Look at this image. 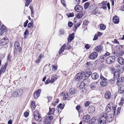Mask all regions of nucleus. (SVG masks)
Instances as JSON below:
<instances>
[{
    "instance_id": "nucleus-1",
    "label": "nucleus",
    "mask_w": 124,
    "mask_h": 124,
    "mask_svg": "<svg viewBox=\"0 0 124 124\" xmlns=\"http://www.w3.org/2000/svg\"><path fill=\"white\" fill-rule=\"evenodd\" d=\"M114 118L113 114H108L107 112L102 113L100 116V121L98 124H106L107 122H109L112 121Z\"/></svg>"
},
{
    "instance_id": "nucleus-2",
    "label": "nucleus",
    "mask_w": 124,
    "mask_h": 124,
    "mask_svg": "<svg viewBox=\"0 0 124 124\" xmlns=\"http://www.w3.org/2000/svg\"><path fill=\"white\" fill-rule=\"evenodd\" d=\"M116 106L112 102H110L107 106L106 109V111L107 112H109L111 110H113L114 114H115L116 111Z\"/></svg>"
},
{
    "instance_id": "nucleus-3",
    "label": "nucleus",
    "mask_w": 124,
    "mask_h": 124,
    "mask_svg": "<svg viewBox=\"0 0 124 124\" xmlns=\"http://www.w3.org/2000/svg\"><path fill=\"white\" fill-rule=\"evenodd\" d=\"M100 78V79L102 80L100 82V84L103 87L106 86L108 85V82L107 81V79L101 74Z\"/></svg>"
},
{
    "instance_id": "nucleus-4",
    "label": "nucleus",
    "mask_w": 124,
    "mask_h": 124,
    "mask_svg": "<svg viewBox=\"0 0 124 124\" xmlns=\"http://www.w3.org/2000/svg\"><path fill=\"white\" fill-rule=\"evenodd\" d=\"M115 59V57L114 56H109L107 58L106 62L107 64H111L114 62Z\"/></svg>"
},
{
    "instance_id": "nucleus-5",
    "label": "nucleus",
    "mask_w": 124,
    "mask_h": 124,
    "mask_svg": "<svg viewBox=\"0 0 124 124\" xmlns=\"http://www.w3.org/2000/svg\"><path fill=\"white\" fill-rule=\"evenodd\" d=\"M124 82V77H122L117 79L116 82V85L118 86L121 85Z\"/></svg>"
},
{
    "instance_id": "nucleus-6",
    "label": "nucleus",
    "mask_w": 124,
    "mask_h": 124,
    "mask_svg": "<svg viewBox=\"0 0 124 124\" xmlns=\"http://www.w3.org/2000/svg\"><path fill=\"white\" fill-rule=\"evenodd\" d=\"M98 55V54L96 52H94L92 53L88 57L90 59L94 60L96 58Z\"/></svg>"
},
{
    "instance_id": "nucleus-7",
    "label": "nucleus",
    "mask_w": 124,
    "mask_h": 124,
    "mask_svg": "<svg viewBox=\"0 0 124 124\" xmlns=\"http://www.w3.org/2000/svg\"><path fill=\"white\" fill-rule=\"evenodd\" d=\"M94 49L96 52L101 53L103 51V47L100 45H98L94 48Z\"/></svg>"
},
{
    "instance_id": "nucleus-8",
    "label": "nucleus",
    "mask_w": 124,
    "mask_h": 124,
    "mask_svg": "<svg viewBox=\"0 0 124 124\" xmlns=\"http://www.w3.org/2000/svg\"><path fill=\"white\" fill-rule=\"evenodd\" d=\"M8 42V39L7 38H3L0 41V44L2 45H5Z\"/></svg>"
},
{
    "instance_id": "nucleus-9",
    "label": "nucleus",
    "mask_w": 124,
    "mask_h": 124,
    "mask_svg": "<svg viewBox=\"0 0 124 124\" xmlns=\"http://www.w3.org/2000/svg\"><path fill=\"white\" fill-rule=\"evenodd\" d=\"M83 73H78L75 76L74 79L77 81H79L83 77L84 74Z\"/></svg>"
},
{
    "instance_id": "nucleus-10",
    "label": "nucleus",
    "mask_w": 124,
    "mask_h": 124,
    "mask_svg": "<svg viewBox=\"0 0 124 124\" xmlns=\"http://www.w3.org/2000/svg\"><path fill=\"white\" fill-rule=\"evenodd\" d=\"M41 90L40 89H39L37 90L34 94V96L35 99H37L39 96L40 94Z\"/></svg>"
},
{
    "instance_id": "nucleus-11",
    "label": "nucleus",
    "mask_w": 124,
    "mask_h": 124,
    "mask_svg": "<svg viewBox=\"0 0 124 124\" xmlns=\"http://www.w3.org/2000/svg\"><path fill=\"white\" fill-rule=\"evenodd\" d=\"M90 117L89 115H86L84 116L83 117V120L85 122L87 123L89 120Z\"/></svg>"
},
{
    "instance_id": "nucleus-12",
    "label": "nucleus",
    "mask_w": 124,
    "mask_h": 124,
    "mask_svg": "<svg viewBox=\"0 0 124 124\" xmlns=\"http://www.w3.org/2000/svg\"><path fill=\"white\" fill-rule=\"evenodd\" d=\"M113 22L115 24H117L119 23V20L118 16H114L113 19Z\"/></svg>"
},
{
    "instance_id": "nucleus-13",
    "label": "nucleus",
    "mask_w": 124,
    "mask_h": 124,
    "mask_svg": "<svg viewBox=\"0 0 124 124\" xmlns=\"http://www.w3.org/2000/svg\"><path fill=\"white\" fill-rule=\"evenodd\" d=\"M74 33H72L69 35L68 36V40L69 43L74 38Z\"/></svg>"
},
{
    "instance_id": "nucleus-14",
    "label": "nucleus",
    "mask_w": 124,
    "mask_h": 124,
    "mask_svg": "<svg viewBox=\"0 0 124 124\" xmlns=\"http://www.w3.org/2000/svg\"><path fill=\"white\" fill-rule=\"evenodd\" d=\"M95 108L93 106H90L88 107V112L90 113L91 114L93 113L95 111Z\"/></svg>"
},
{
    "instance_id": "nucleus-15",
    "label": "nucleus",
    "mask_w": 124,
    "mask_h": 124,
    "mask_svg": "<svg viewBox=\"0 0 124 124\" xmlns=\"http://www.w3.org/2000/svg\"><path fill=\"white\" fill-rule=\"evenodd\" d=\"M91 77L93 79L96 80L99 77V74L97 73H93L91 75Z\"/></svg>"
},
{
    "instance_id": "nucleus-16",
    "label": "nucleus",
    "mask_w": 124,
    "mask_h": 124,
    "mask_svg": "<svg viewBox=\"0 0 124 124\" xmlns=\"http://www.w3.org/2000/svg\"><path fill=\"white\" fill-rule=\"evenodd\" d=\"M83 7L80 5H77L76 6L75 9L77 12H80L82 10Z\"/></svg>"
},
{
    "instance_id": "nucleus-17",
    "label": "nucleus",
    "mask_w": 124,
    "mask_h": 124,
    "mask_svg": "<svg viewBox=\"0 0 124 124\" xmlns=\"http://www.w3.org/2000/svg\"><path fill=\"white\" fill-rule=\"evenodd\" d=\"M104 96L105 98L107 99H108L110 98L111 93L109 91H107L105 94Z\"/></svg>"
},
{
    "instance_id": "nucleus-18",
    "label": "nucleus",
    "mask_w": 124,
    "mask_h": 124,
    "mask_svg": "<svg viewBox=\"0 0 124 124\" xmlns=\"http://www.w3.org/2000/svg\"><path fill=\"white\" fill-rule=\"evenodd\" d=\"M97 118L96 117H94L92 118L91 120L90 121V124H94L95 123V122L97 121Z\"/></svg>"
},
{
    "instance_id": "nucleus-19",
    "label": "nucleus",
    "mask_w": 124,
    "mask_h": 124,
    "mask_svg": "<svg viewBox=\"0 0 124 124\" xmlns=\"http://www.w3.org/2000/svg\"><path fill=\"white\" fill-rule=\"evenodd\" d=\"M16 90L19 96H21L22 95L23 93V90L21 89H17Z\"/></svg>"
},
{
    "instance_id": "nucleus-20",
    "label": "nucleus",
    "mask_w": 124,
    "mask_h": 124,
    "mask_svg": "<svg viewBox=\"0 0 124 124\" xmlns=\"http://www.w3.org/2000/svg\"><path fill=\"white\" fill-rule=\"evenodd\" d=\"M66 45L65 44H64L63 46L60 49L59 53V54H60L62 53L64 50L65 49L66 47Z\"/></svg>"
},
{
    "instance_id": "nucleus-21",
    "label": "nucleus",
    "mask_w": 124,
    "mask_h": 124,
    "mask_svg": "<svg viewBox=\"0 0 124 124\" xmlns=\"http://www.w3.org/2000/svg\"><path fill=\"white\" fill-rule=\"evenodd\" d=\"M35 120L38 122H40L41 121L42 118L40 115L39 116H34Z\"/></svg>"
},
{
    "instance_id": "nucleus-22",
    "label": "nucleus",
    "mask_w": 124,
    "mask_h": 124,
    "mask_svg": "<svg viewBox=\"0 0 124 124\" xmlns=\"http://www.w3.org/2000/svg\"><path fill=\"white\" fill-rule=\"evenodd\" d=\"M117 61L121 65L124 64V60L121 57L117 59Z\"/></svg>"
},
{
    "instance_id": "nucleus-23",
    "label": "nucleus",
    "mask_w": 124,
    "mask_h": 124,
    "mask_svg": "<svg viewBox=\"0 0 124 124\" xmlns=\"http://www.w3.org/2000/svg\"><path fill=\"white\" fill-rule=\"evenodd\" d=\"M70 99L69 94L68 93H65L63 97V99L64 100H66Z\"/></svg>"
},
{
    "instance_id": "nucleus-24",
    "label": "nucleus",
    "mask_w": 124,
    "mask_h": 124,
    "mask_svg": "<svg viewBox=\"0 0 124 124\" xmlns=\"http://www.w3.org/2000/svg\"><path fill=\"white\" fill-rule=\"evenodd\" d=\"M124 92V86L122 85L118 88V92L120 93H122Z\"/></svg>"
},
{
    "instance_id": "nucleus-25",
    "label": "nucleus",
    "mask_w": 124,
    "mask_h": 124,
    "mask_svg": "<svg viewBox=\"0 0 124 124\" xmlns=\"http://www.w3.org/2000/svg\"><path fill=\"white\" fill-rule=\"evenodd\" d=\"M6 68V64L3 67H1V69L0 70V74L4 72L5 71Z\"/></svg>"
},
{
    "instance_id": "nucleus-26",
    "label": "nucleus",
    "mask_w": 124,
    "mask_h": 124,
    "mask_svg": "<svg viewBox=\"0 0 124 124\" xmlns=\"http://www.w3.org/2000/svg\"><path fill=\"white\" fill-rule=\"evenodd\" d=\"M51 122L47 117H46L44 119V123L45 124H50Z\"/></svg>"
},
{
    "instance_id": "nucleus-27",
    "label": "nucleus",
    "mask_w": 124,
    "mask_h": 124,
    "mask_svg": "<svg viewBox=\"0 0 124 124\" xmlns=\"http://www.w3.org/2000/svg\"><path fill=\"white\" fill-rule=\"evenodd\" d=\"M83 15V14L82 12H80L77 14L76 15V17L78 19L81 18Z\"/></svg>"
},
{
    "instance_id": "nucleus-28",
    "label": "nucleus",
    "mask_w": 124,
    "mask_h": 124,
    "mask_svg": "<svg viewBox=\"0 0 124 124\" xmlns=\"http://www.w3.org/2000/svg\"><path fill=\"white\" fill-rule=\"evenodd\" d=\"M29 32L26 29L23 34L24 38H27L28 37Z\"/></svg>"
},
{
    "instance_id": "nucleus-29",
    "label": "nucleus",
    "mask_w": 124,
    "mask_h": 124,
    "mask_svg": "<svg viewBox=\"0 0 124 124\" xmlns=\"http://www.w3.org/2000/svg\"><path fill=\"white\" fill-rule=\"evenodd\" d=\"M36 107L35 102L34 101H32L31 104V108L32 110H34Z\"/></svg>"
},
{
    "instance_id": "nucleus-30",
    "label": "nucleus",
    "mask_w": 124,
    "mask_h": 124,
    "mask_svg": "<svg viewBox=\"0 0 124 124\" xmlns=\"http://www.w3.org/2000/svg\"><path fill=\"white\" fill-rule=\"evenodd\" d=\"M55 110L54 108H49V111L48 113V114L49 115H53L54 113Z\"/></svg>"
},
{
    "instance_id": "nucleus-31",
    "label": "nucleus",
    "mask_w": 124,
    "mask_h": 124,
    "mask_svg": "<svg viewBox=\"0 0 124 124\" xmlns=\"http://www.w3.org/2000/svg\"><path fill=\"white\" fill-rule=\"evenodd\" d=\"M97 83H94L90 85V88L92 89H94L96 87Z\"/></svg>"
},
{
    "instance_id": "nucleus-32",
    "label": "nucleus",
    "mask_w": 124,
    "mask_h": 124,
    "mask_svg": "<svg viewBox=\"0 0 124 124\" xmlns=\"http://www.w3.org/2000/svg\"><path fill=\"white\" fill-rule=\"evenodd\" d=\"M99 4H100L102 6L101 8H103V9H105L107 8L106 7V3H105L104 2H102L101 3H99Z\"/></svg>"
},
{
    "instance_id": "nucleus-33",
    "label": "nucleus",
    "mask_w": 124,
    "mask_h": 124,
    "mask_svg": "<svg viewBox=\"0 0 124 124\" xmlns=\"http://www.w3.org/2000/svg\"><path fill=\"white\" fill-rule=\"evenodd\" d=\"M69 91L71 94H75V93L76 90L74 88H72L70 89Z\"/></svg>"
},
{
    "instance_id": "nucleus-34",
    "label": "nucleus",
    "mask_w": 124,
    "mask_h": 124,
    "mask_svg": "<svg viewBox=\"0 0 124 124\" xmlns=\"http://www.w3.org/2000/svg\"><path fill=\"white\" fill-rule=\"evenodd\" d=\"M120 76V74L118 71L114 73V77L115 78H119Z\"/></svg>"
},
{
    "instance_id": "nucleus-35",
    "label": "nucleus",
    "mask_w": 124,
    "mask_h": 124,
    "mask_svg": "<svg viewBox=\"0 0 124 124\" xmlns=\"http://www.w3.org/2000/svg\"><path fill=\"white\" fill-rule=\"evenodd\" d=\"M57 79V76L56 75L52 77L50 80V82L52 83L53 82Z\"/></svg>"
},
{
    "instance_id": "nucleus-36",
    "label": "nucleus",
    "mask_w": 124,
    "mask_h": 124,
    "mask_svg": "<svg viewBox=\"0 0 124 124\" xmlns=\"http://www.w3.org/2000/svg\"><path fill=\"white\" fill-rule=\"evenodd\" d=\"M17 92L16 90H15L14 91L12 94V96L14 97H19L18 95V93H17Z\"/></svg>"
},
{
    "instance_id": "nucleus-37",
    "label": "nucleus",
    "mask_w": 124,
    "mask_h": 124,
    "mask_svg": "<svg viewBox=\"0 0 124 124\" xmlns=\"http://www.w3.org/2000/svg\"><path fill=\"white\" fill-rule=\"evenodd\" d=\"M14 46L16 49H17L18 48V47L19 46V43L17 41H16L14 43Z\"/></svg>"
},
{
    "instance_id": "nucleus-38",
    "label": "nucleus",
    "mask_w": 124,
    "mask_h": 124,
    "mask_svg": "<svg viewBox=\"0 0 124 124\" xmlns=\"http://www.w3.org/2000/svg\"><path fill=\"white\" fill-rule=\"evenodd\" d=\"M100 29L102 30H105L106 28V26L102 24H100Z\"/></svg>"
},
{
    "instance_id": "nucleus-39",
    "label": "nucleus",
    "mask_w": 124,
    "mask_h": 124,
    "mask_svg": "<svg viewBox=\"0 0 124 124\" xmlns=\"http://www.w3.org/2000/svg\"><path fill=\"white\" fill-rule=\"evenodd\" d=\"M76 109L79 112H80L81 111V112L82 111L81 110V108L80 107V106L79 105L77 106L76 107Z\"/></svg>"
},
{
    "instance_id": "nucleus-40",
    "label": "nucleus",
    "mask_w": 124,
    "mask_h": 124,
    "mask_svg": "<svg viewBox=\"0 0 124 124\" xmlns=\"http://www.w3.org/2000/svg\"><path fill=\"white\" fill-rule=\"evenodd\" d=\"M39 112L37 111H35L34 112V116H40Z\"/></svg>"
},
{
    "instance_id": "nucleus-41",
    "label": "nucleus",
    "mask_w": 124,
    "mask_h": 124,
    "mask_svg": "<svg viewBox=\"0 0 124 124\" xmlns=\"http://www.w3.org/2000/svg\"><path fill=\"white\" fill-rule=\"evenodd\" d=\"M26 3L25 6L27 7L31 2V0H26Z\"/></svg>"
},
{
    "instance_id": "nucleus-42",
    "label": "nucleus",
    "mask_w": 124,
    "mask_h": 124,
    "mask_svg": "<svg viewBox=\"0 0 124 124\" xmlns=\"http://www.w3.org/2000/svg\"><path fill=\"white\" fill-rule=\"evenodd\" d=\"M90 3L89 2H87L85 3L84 5V8L85 9L87 8L89 6Z\"/></svg>"
},
{
    "instance_id": "nucleus-43",
    "label": "nucleus",
    "mask_w": 124,
    "mask_h": 124,
    "mask_svg": "<svg viewBox=\"0 0 124 124\" xmlns=\"http://www.w3.org/2000/svg\"><path fill=\"white\" fill-rule=\"evenodd\" d=\"M64 105H62L61 104H60L58 106V108H60L61 109H63L64 107Z\"/></svg>"
},
{
    "instance_id": "nucleus-44",
    "label": "nucleus",
    "mask_w": 124,
    "mask_h": 124,
    "mask_svg": "<svg viewBox=\"0 0 124 124\" xmlns=\"http://www.w3.org/2000/svg\"><path fill=\"white\" fill-rule=\"evenodd\" d=\"M85 73L84 72H83L82 73H84V74H83L84 75L83 76V77L85 78H88L89 77V76L88 74H87V73H86V71H85Z\"/></svg>"
},
{
    "instance_id": "nucleus-45",
    "label": "nucleus",
    "mask_w": 124,
    "mask_h": 124,
    "mask_svg": "<svg viewBox=\"0 0 124 124\" xmlns=\"http://www.w3.org/2000/svg\"><path fill=\"white\" fill-rule=\"evenodd\" d=\"M68 17H72L74 16V14L72 13H69L67 14Z\"/></svg>"
},
{
    "instance_id": "nucleus-46",
    "label": "nucleus",
    "mask_w": 124,
    "mask_h": 124,
    "mask_svg": "<svg viewBox=\"0 0 124 124\" xmlns=\"http://www.w3.org/2000/svg\"><path fill=\"white\" fill-rule=\"evenodd\" d=\"M93 14L97 16H98L100 14V13L98 11H95L93 12Z\"/></svg>"
},
{
    "instance_id": "nucleus-47",
    "label": "nucleus",
    "mask_w": 124,
    "mask_h": 124,
    "mask_svg": "<svg viewBox=\"0 0 124 124\" xmlns=\"http://www.w3.org/2000/svg\"><path fill=\"white\" fill-rule=\"evenodd\" d=\"M110 70L111 71L112 73H114L115 72V68L113 67H111L110 68Z\"/></svg>"
},
{
    "instance_id": "nucleus-48",
    "label": "nucleus",
    "mask_w": 124,
    "mask_h": 124,
    "mask_svg": "<svg viewBox=\"0 0 124 124\" xmlns=\"http://www.w3.org/2000/svg\"><path fill=\"white\" fill-rule=\"evenodd\" d=\"M91 46L90 45L87 44L85 45V47L86 48V49H88L90 48Z\"/></svg>"
},
{
    "instance_id": "nucleus-49",
    "label": "nucleus",
    "mask_w": 124,
    "mask_h": 124,
    "mask_svg": "<svg viewBox=\"0 0 124 124\" xmlns=\"http://www.w3.org/2000/svg\"><path fill=\"white\" fill-rule=\"evenodd\" d=\"M52 69L56 71L57 70V67L55 65H52Z\"/></svg>"
},
{
    "instance_id": "nucleus-50",
    "label": "nucleus",
    "mask_w": 124,
    "mask_h": 124,
    "mask_svg": "<svg viewBox=\"0 0 124 124\" xmlns=\"http://www.w3.org/2000/svg\"><path fill=\"white\" fill-rule=\"evenodd\" d=\"M28 22V20H27L25 21V22L24 23L23 26L24 27H26L27 26V24Z\"/></svg>"
},
{
    "instance_id": "nucleus-51",
    "label": "nucleus",
    "mask_w": 124,
    "mask_h": 124,
    "mask_svg": "<svg viewBox=\"0 0 124 124\" xmlns=\"http://www.w3.org/2000/svg\"><path fill=\"white\" fill-rule=\"evenodd\" d=\"M124 99L122 98L121 100V102L119 103V105L122 106L123 104L124 103Z\"/></svg>"
},
{
    "instance_id": "nucleus-52",
    "label": "nucleus",
    "mask_w": 124,
    "mask_h": 124,
    "mask_svg": "<svg viewBox=\"0 0 124 124\" xmlns=\"http://www.w3.org/2000/svg\"><path fill=\"white\" fill-rule=\"evenodd\" d=\"M98 34H96L94 36V38L93 39V41L96 40L98 38Z\"/></svg>"
},
{
    "instance_id": "nucleus-53",
    "label": "nucleus",
    "mask_w": 124,
    "mask_h": 124,
    "mask_svg": "<svg viewBox=\"0 0 124 124\" xmlns=\"http://www.w3.org/2000/svg\"><path fill=\"white\" fill-rule=\"evenodd\" d=\"M22 48L21 47L19 46V47H18V48H17V49H16L18 51L19 53H20L21 52V51L22 50Z\"/></svg>"
},
{
    "instance_id": "nucleus-54",
    "label": "nucleus",
    "mask_w": 124,
    "mask_h": 124,
    "mask_svg": "<svg viewBox=\"0 0 124 124\" xmlns=\"http://www.w3.org/2000/svg\"><path fill=\"white\" fill-rule=\"evenodd\" d=\"M89 105V102L87 101L85 102V107H87Z\"/></svg>"
},
{
    "instance_id": "nucleus-55",
    "label": "nucleus",
    "mask_w": 124,
    "mask_h": 124,
    "mask_svg": "<svg viewBox=\"0 0 124 124\" xmlns=\"http://www.w3.org/2000/svg\"><path fill=\"white\" fill-rule=\"evenodd\" d=\"M73 24V23L71 22H69L68 23V26L69 27H72Z\"/></svg>"
},
{
    "instance_id": "nucleus-56",
    "label": "nucleus",
    "mask_w": 124,
    "mask_h": 124,
    "mask_svg": "<svg viewBox=\"0 0 124 124\" xmlns=\"http://www.w3.org/2000/svg\"><path fill=\"white\" fill-rule=\"evenodd\" d=\"M121 109L120 108H118L116 111L117 114L118 115L120 113V111L121 110Z\"/></svg>"
},
{
    "instance_id": "nucleus-57",
    "label": "nucleus",
    "mask_w": 124,
    "mask_h": 124,
    "mask_svg": "<svg viewBox=\"0 0 124 124\" xmlns=\"http://www.w3.org/2000/svg\"><path fill=\"white\" fill-rule=\"evenodd\" d=\"M88 21L87 20H85L83 22V24L85 25H87L88 24Z\"/></svg>"
},
{
    "instance_id": "nucleus-58",
    "label": "nucleus",
    "mask_w": 124,
    "mask_h": 124,
    "mask_svg": "<svg viewBox=\"0 0 124 124\" xmlns=\"http://www.w3.org/2000/svg\"><path fill=\"white\" fill-rule=\"evenodd\" d=\"M106 57L104 55L101 56L100 57V59L102 60H104L105 58Z\"/></svg>"
},
{
    "instance_id": "nucleus-59",
    "label": "nucleus",
    "mask_w": 124,
    "mask_h": 124,
    "mask_svg": "<svg viewBox=\"0 0 124 124\" xmlns=\"http://www.w3.org/2000/svg\"><path fill=\"white\" fill-rule=\"evenodd\" d=\"M86 65L87 67H89L91 65V64L90 62H88L86 63Z\"/></svg>"
},
{
    "instance_id": "nucleus-60",
    "label": "nucleus",
    "mask_w": 124,
    "mask_h": 124,
    "mask_svg": "<svg viewBox=\"0 0 124 124\" xmlns=\"http://www.w3.org/2000/svg\"><path fill=\"white\" fill-rule=\"evenodd\" d=\"M11 57L10 55H8L7 57V60L9 62L11 60Z\"/></svg>"
},
{
    "instance_id": "nucleus-61",
    "label": "nucleus",
    "mask_w": 124,
    "mask_h": 124,
    "mask_svg": "<svg viewBox=\"0 0 124 124\" xmlns=\"http://www.w3.org/2000/svg\"><path fill=\"white\" fill-rule=\"evenodd\" d=\"M114 43L117 44H119V42L116 39H114Z\"/></svg>"
},
{
    "instance_id": "nucleus-62",
    "label": "nucleus",
    "mask_w": 124,
    "mask_h": 124,
    "mask_svg": "<svg viewBox=\"0 0 124 124\" xmlns=\"http://www.w3.org/2000/svg\"><path fill=\"white\" fill-rule=\"evenodd\" d=\"M24 115L25 117H27L28 116L29 113L27 112H25L24 113Z\"/></svg>"
},
{
    "instance_id": "nucleus-63",
    "label": "nucleus",
    "mask_w": 124,
    "mask_h": 124,
    "mask_svg": "<svg viewBox=\"0 0 124 124\" xmlns=\"http://www.w3.org/2000/svg\"><path fill=\"white\" fill-rule=\"evenodd\" d=\"M61 0V2L63 6L64 7H65L66 5L65 3V2L64 0Z\"/></svg>"
},
{
    "instance_id": "nucleus-64",
    "label": "nucleus",
    "mask_w": 124,
    "mask_h": 124,
    "mask_svg": "<svg viewBox=\"0 0 124 124\" xmlns=\"http://www.w3.org/2000/svg\"><path fill=\"white\" fill-rule=\"evenodd\" d=\"M32 24H33L32 23L30 22L29 23L28 25V27L29 28L31 27V26H32Z\"/></svg>"
}]
</instances>
